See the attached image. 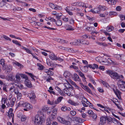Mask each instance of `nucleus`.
I'll return each mask as SVG.
<instances>
[{"label":"nucleus","instance_id":"1","mask_svg":"<svg viewBox=\"0 0 125 125\" xmlns=\"http://www.w3.org/2000/svg\"><path fill=\"white\" fill-rule=\"evenodd\" d=\"M34 125H43L45 121L44 119L42 117L38 115H36L32 119Z\"/></svg>","mask_w":125,"mask_h":125},{"label":"nucleus","instance_id":"2","mask_svg":"<svg viewBox=\"0 0 125 125\" xmlns=\"http://www.w3.org/2000/svg\"><path fill=\"white\" fill-rule=\"evenodd\" d=\"M106 73L109 75L112 78L114 79H118L120 77L117 73L110 70L107 71Z\"/></svg>","mask_w":125,"mask_h":125},{"label":"nucleus","instance_id":"3","mask_svg":"<svg viewBox=\"0 0 125 125\" xmlns=\"http://www.w3.org/2000/svg\"><path fill=\"white\" fill-rule=\"evenodd\" d=\"M5 99L6 104L7 107L9 106L10 105H11V106H13L15 99V98H12L11 99H7V98H5Z\"/></svg>","mask_w":125,"mask_h":125},{"label":"nucleus","instance_id":"4","mask_svg":"<svg viewBox=\"0 0 125 125\" xmlns=\"http://www.w3.org/2000/svg\"><path fill=\"white\" fill-rule=\"evenodd\" d=\"M28 96L30 98L31 102L34 104H35L36 102L35 98L36 96L34 93H30L28 94Z\"/></svg>","mask_w":125,"mask_h":125},{"label":"nucleus","instance_id":"5","mask_svg":"<svg viewBox=\"0 0 125 125\" xmlns=\"http://www.w3.org/2000/svg\"><path fill=\"white\" fill-rule=\"evenodd\" d=\"M113 90L118 98L120 100L121 99V93L115 87L113 88Z\"/></svg>","mask_w":125,"mask_h":125},{"label":"nucleus","instance_id":"6","mask_svg":"<svg viewBox=\"0 0 125 125\" xmlns=\"http://www.w3.org/2000/svg\"><path fill=\"white\" fill-rule=\"evenodd\" d=\"M58 119L59 121L62 123L66 125H71V124L69 121L65 120V119L61 117H59Z\"/></svg>","mask_w":125,"mask_h":125},{"label":"nucleus","instance_id":"7","mask_svg":"<svg viewBox=\"0 0 125 125\" xmlns=\"http://www.w3.org/2000/svg\"><path fill=\"white\" fill-rule=\"evenodd\" d=\"M14 93L17 95V98L18 100L21 98L22 96L21 94L19 92V90L18 89H15L14 91Z\"/></svg>","mask_w":125,"mask_h":125},{"label":"nucleus","instance_id":"8","mask_svg":"<svg viewBox=\"0 0 125 125\" xmlns=\"http://www.w3.org/2000/svg\"><path fill=\"white\" fill-rule=\"evenodd\" d=\"M49 6L52 9H54L55 10H61L62 8L61 7L58 6L56 5H55L54 4L52 3H49Z\"/></svg>","mask_w":125,"mask_h":125},{"label":"nucleus","instance_id":"9","mask_svg":"<svg viewBox=\"0 0 125 125\" xmlns=\"http://www.w3.org/2000/svg\"><path fill=\"white\" fill-rule=\"evenodd\" d=\"M107 117L102 116L100 118V122L99 123V125H102L105 124L106 122Z\"/></svg>","mask_w":125,"mask_h":125},{"label":"nucleus","instance_id":"10","mask_svg":"<svg viewBox=\"0 0 125 125\" xmlns=\"http://www.w3.org/2000/svg\"><path fill=\"white\" fill-rule=\"evenodd\" d=\"M77 41L78 43H81L84 45H88L89 44V42L88 41L81 39H78Z\"/></svg>","mask_w":125,"mask_h":125},{"label":"nucleus","instance_id":"11","mask_svg":"<svg viewBox=\"0 0 125 125\" xmlns=\"http://www.w3.org/2000/svg\"><path fill=\"white\" fill-rule=\"evenodd\" d=\"M23 107L28 109L31 110L32 108V106L31 104L29 103H25L23 104Z\"/></svg>","mask_w":125,"mask_h":125},{"label":"nucleus","instance_id":"12","mask_svg":"<svg viewBox=\"0 0 125 125\" xmlns=\"http://www.w3.org/2000/svg\"><path fill=\"white\" fill-rule=\"evenodd\" d=\"M0 64L2 66V69L3 70H5L6 68V66L5 65V61L4 59H0Z\"/></svg>","mask_w":125,"mask_h":125},{"label":"nucleus","instance_id":"13","mask_svg":"<svg viewBox=\"0 0 125 125\" xmlns=\"http://www.w3.org/2000/svg\"><path fill=\"white\" fill-rule=\"evenodd\" d=\"M12 69V66L9 65L6 66V68L5 71V73L6 74H8L11 71Z\"/></svg>","mask_w":125,"mask_h":125},{"label":"nucleus","instance_id":"14","mask_svg":"<svg viewBox=\"0 0 125 125\" xmlns=\"http://www.w3.org/2000/svg\"><path fill=\"white\" fill-rule=\"evenodd\" d=\"M100 11V7L98 6L97 8H95L93 9H91L90 11L94 13H99Z\"/></svg>","mask_w":125,"mask_h":125},{"label":"nucleus","instance_id":"15","mask_svg":"<svg viewBox=\"0 0 125 125\" xmlns=\"http://www.w3.org/2000/svg\"><path fill=\"white\" fill-rule=\"evenodd\" d=\"M25 83L26 86L29 88H31L32 87L31 81L28 79L25 80Z\"/></svg>","mask_w":125,"mask_h":125},{"label":"nucleus","instance_id":"16","mask_svg":"<svg viewBox=\"0 0 125 125\" xmlns=\"http://www.w3.org/2000/svg\"><path fill=\"white\" fill-rule=\"evenodd\" d=\"M80 84L83 85L84 88V89L85 91L88 92L90 94H93L91 91L88 86L84 85H83V84L82 83H80Z\"/></svg>","mask_w":125,"mask_h":125},{"label":"nucleus","instance_id":"17","mask_svg":"<svg viewBox=\"0 0 125 125\" xmlns=\"http://www.w3.org/2000/svg\"><path fill=\"white\" fill-rule=\"evenodd\" d=\"M73 78L74 80L75 81L80 82L81 81L78 75L75 73L73 74Z\"/></svg>","mask_w":125,"mask_h":125},{"label":"nucleus","instance_id":"18","mask_svg":"<svg viewBox=\"0 0 125 125\" xmlns=\"http://www.w3.org/2000/svg\"><path fill=\"white\" fill-rule=\"evenodd\" d=\"M14 84L20 90L24 88V86L23 85L19 83L15 82Z\"/></svg>","mask_w":125,"mask_h":125},{"label":"nucleus","instance_id":"19","mask_svg":"<svg viewBox=\"0 0 125 125\" xmlns=\"http://www.w3.org/2000/svg\"><path fill=\"white\" fill-rule=\"evenodd\" d=\"M88 67L90 68H92L93 70L94 69V67H93V64H89L87 65H86L84 66V68L86 69V70L84 71L85 72H86L88 71Z\"/></svg>","mask_w":125,"mask_h":125},{"label":"nucleus","instance_id":"20","mask_svg":"<svg viewBox=\"0 0 125 125\" xmlns=\"http://www.w3.org/2000/svg\"><path fill=\"white\" fill-rule=\"evenodd\" d=\"M117 83L118 87L121 85H125V81L122 80H119L117 82Z\"/></svg>","mask_w":125,"mask_h":125},{"label":"nucleus","instance_id":"21","mask_svg":"<svg viewBox=\"0 0 125 125\" xmlns=\"http://www.w3.org/2000/svg\"><path fill=\"white\" fill-rule=\"evenodd\" d=\"M73 120L80 123H83L84 120L78 117H75L73 118Z\"/></svg>","mask_w":125,"mask_h":125},{"label":"nucleus","instance_id":"22","mask_svg":"<svg viewBox=\"0 0 125 125\" xmlns=\"http://www.w3.org/2000/svg\"><path fill=\"white\" fill-rule=\"evenodd\" d=\"M49 57L52 60H58V58L53 53H52L49 55Z\"/></svg>","mask_w":125,"mask_h":125},{"label":"nucleus","instance_id":"23","mask_svg":"<svg viewBox=\"0 0 125 125\" xmlns=\"http://www.w3.org/2000/svg\"><path fill=\"white\" fill-rule=\"evenodd\" d=\"M66 83H65L64 84V85L66 88H72L73 86L71 85L68 82V81L66 80Z\"/></svg>","mask_w":125,"mask_h":125},{"label":"nucleus","instance_id":"24","mask_svg":"<svg viewBox=\"0 0 125 125\" xmlns=\"http://www.w3.org/2000/svg\"><path fill=\"white\" fill-rule=\"evenodd\" d=\"M68 102L71 105L74 106L78 105L79 104L78 103L75 102L71 100H69L68 101Z\"/></svg>","mask_w":125,"mask_h":125},{"label":"nucleus","instance_id":"25","mask_svg":"<svg viewBox=\"0 0 125 125\" xmlns=\"http://www.w3.org/2000/svg\"><path fill=\"white\" fill-rule=\"evenodd\" d=\"M61 109L62 111H69L71 110V108L69 107H67L66 106H63L61 108Z\"/></svg>","mask_w":125,"mask_h":125},{"label":"nucleus","instance_id":"26","mask_svg":"<svg viewBox=\"0 0 125 125\" xmlns=\"http://www.w3.org/2000/svg\"><path fill=\"white\" fill-rule=\"evenodd\" d=\"M23 10V8H21V7H14L13 9V11H21Z\"/></svg>","mask_w":125,"mask_h":125},{"label":"nucleus","instance_id":"27","mask_svg":"<svg viewBox=\"0 0 125 125\" xmlns=\"http://www.w3.org/2000/svg\"><path fill=\"white\" fill-rule=\"evenodd\" d=\"M114 29V27L113 26H107L106 28V31L108 32H110L113 31Z\"/></svg>","mask_w":125,"mask_h":125},{"label":"nucleus","instance_id":"28","mask_svg":"<svg viewBox=\"0 0 125 125\" xmlns=\"http://www.w3.org/2000/svg\"><path fill=\"white\" fill-rule=\"evenodd\" d=\"M71 75V73L67 71H64L63 75L65 78H67L68 77H69Z\"/></svg>","mask_w":125,"mask_h":125},{"label":"nucleus","instance_id":"29","mask_svg":"<svg viewBox=\"0 0 125 125\" xmlns=\"http://www.w3.org/2000/svg\"><path fill=\"white\" fill-rule=\"evenodd\" d=\"M95 28L93 27H88L86 29L88 31L92 32L94 31Z\"/></svg>","mask_w":125,"mask_h":125},{"label":"nucleus","instance_id":"30","mask_svg":"<svg viewBox=\"0 0 125 125\" xmlns=\"http://www.w3.org/2000/svg\"><path fill=\"white\" fill-rule=\"evenodd\" d=\"M79 73V75L81 77L83 78V81H85L86 80L85 79H86V78L85 77V76L84 74L82 73L81 71L80 70V71H79L78 72Z\"/></svg>","mask_w":125,"mask_h":125},{"label":"nucleus","instance_id":"31","mask_svg":"<svg viewBox=\"0 0 125 125\" xmlns=\"http://www.w3.org/2000/svg\"><path fill=\"white\" fill-rule=\"evenodd\" d=\"M5 98H2L1 102L2 104V107L3 109H4L5 107L6 106L5 104H6V103L5 102Z\"/></svg>","mask_w":125,"mask_h":125},{"label":"nucleus","instance_id":"32","mask_svg":"<svg viewBox=\"0 0 125 125\" xmlns=\"http://www.w3.org/2000/svg\"><path fill=\"white\" fill-rule=\"evenodd\" d=\"M55 89L58 92V93L62 95H63L64 94L63 93L62 91L57 86H56L55 87Z\"/></svg>","mask_w":125,"mask_h":125},{"label":"nucleus","instance_id":"33","mask_svg":"<svg viewBox=\"0 0 125 125\" xmlns=\"http://www.w3.org/2000/svg\"><path fill=\"white\" fill-rule=\"evenodd\" d=\"M63 97H59L57 99V100L55 101V103L57 104H59L61 102L62 100L63 99Z\"/></svg>","mask_w":125,"mask_h":125},{"label":"nucleus","instance_id":"34","mask_svg":"<svg viewBox=\"0 0 125 125\" xmlns=\"http://www.w3.org/2000/svg\"><path fill=\"white\" fill-rule=\"evenodd\" d=\"M25 73H26L30 76L33 80L34 81L35 80L34 78L36 77L32 73H29L27 72H26Z\"/></svg>","mask_w":125,"mask_h":125},{"label":"nucleus","instance_id":"35","mask_svg":"<svg viewBox=\"0 0 125 125\" xmlns=\"http://www.w3.org/2000/svg\"><path fill=\"white\" fill-rule=\"evenodd\" d=\"M20 76L23 79H25V80H27L28 79V78L27 76L24 74H23L21 73L20 74Z\"/></svg>","mask_w":125,"mask_h":125},{"label":"nucleus","instance_id":"36","mask_svg":"<svg viewBox=\"0 0 125 125\" xmlns=\"http://www.w3.org/2000/svg\"><path fill=\"white\" fill-rule=\"evenodd\" d=\"M112 119L111 118L109 117H107V119H106V122L109 124H111L112 123Z\"/></svg>","mask_w":125,"mask_h":125},{"label":"nucleus","instance_id":"37","mask_svg":"<svg viewBox=\"0 0 125 125\" xmlns=\"http://www.w3.org/2000/svg\"><path fill=\"white\" fill-rule=\"evenodd\" d=\"M99 6L100 7V10L104 11L107 9V7L104 6L99 5Z\"/></svg>","mask_w":125,"mask_h":125},{"label":"nucleus","instance_id":"38","mask_svg":"<svg viewBox=\"0 0 125 125\" xmlns=\"http://www.w3.org/2000/svg\"><path fill=\"white\" fill-rule=\"evenodd\" d=\"M55 103V101H51L49 100H48L47 101V104H50V105H53L57 104H56V103Z\"/></svg>","mask_w":125,"mask_h":125},{"label":"nucleus","instance_id":"39","mask_svg":"<svg viewBox=\"0 0 125 125\" xmlns=\"http://www.w3.org/2000/svg\"><path fill=\"white\" fill-rule=\"evenodd\" d=\"M122 55L120 54H115L114 55L115 57L116 58V59L118 60H121V58L122 56Z\"/></svg>","mask_w":125,"mask_h":125},{"label":"nucleus","instance_id":"40","mask_svg":"<svg viewBox=\"0 0 125 125\" xmlns=\"http://www.w3.org/2000/svg\"><path fill=\"white\" fill-rule=\"evenodd\" d=\"M37 65L39 67V69L40 70H42L44 69V66L39 63H37Z\"/></svg>","mask_w":125,"mask_h":125},{"label":"nucleus","instance_id":"41","mask_svg":"<svg viewBox=\"0 0 125 125\" xmlns=\"http://www.w3.org/2000/svg\"><path fill=\"white\" fill-rule=\"evenodd\" d=\"M102 58L100 57H97L95 58V59L96 60L99 62H100V63L101 62H104V61H102L101 60L102 59Z\"/></svg>","mask_w":125,"mask_h":125},{"label":"nucleus","instance_id":"42","mask_svg":"<svg viewBox=\"0 0 125 125\" xmlns=\"http://www.w3.org/2000/svg\"><path fill=\"white\" fill-rule=\"evenodd\" d=\"M20 76V74H16V80L17 81L19 82L21 80Z\"/></svg>","mask_w":125,"mask_h":125},{"label":"nucleus","instance_id":"43","mask_svg":"<svg viewBox=\"0 0 125 125\" xmlns=\"http://www.w3.org/2000/svg\"><path fill=\"white\" fill-rule=\"evenodd\" d=\"M53 80V78L49 76L47 77L46 78V81L47 82H50L51 80Z\"/></svg>","mask_w":125,"mask_h":125},{"label":"nucleus","instance_id":"44","mask_svg":"<svg viewBox=\"0 0 125 125\" xmlns=\"http://www.w3.org/2000/svg\"><path fill=\"white\" fill-rule=\"evenodd\" d=\"M67 28H66V30L68 31H72L74 30V29L72 27L68 25H67Z\"/></svg>","mask_w":125,"mask_h":125},{"label":"nucleus","instance_id":"45","mask_svg":"<svg viewBox=\"0 0 125 125\" xmlns=\"http://www.w3.org/2000/svg\"><path fill=\"white\" fill-rule=\"evenodd\" d=\"M88 76L90 78V81L92 82L93 83L94 85H96V83L95 82L94 80L93 79V78L91 77V76L90 75H88Z\"/></svg>","mask_w":125,"mask_h":125},{"label":"nucleus","instance_id":"46","mask_svg":"<svg viewBox=\"0 0 125 125\" xmlns=\"http://www.w3.org/2000/svg\"><path fill=\"white\" fill-rule=\"evenodd\" d=\"M101 82L102 84L105 87H108L109 86L108 85V84L106 82H105L103 81H102Z\"/></svg>","mask_w":125,"mask_h":125},{"label":"nucleus","instance_id":"47","mask_svg":"<svg viewBox=\"0 0 125 125\" xmlns=\"http://www.w3.org/2000/svg\"><path fill=\"white\" fill-rule=\"evenodd\" d=\"M119 88L121 91H125V85L120 86Z\"/></svg>","mask_w":125,"mask_h":125},{"label":"nucleus","instance_id":"48","mask_svg":"<svg viewBox=\"0 0 125 125\" xmlns=\"http://www.w3.org/2000/svg\"><path fill=\"white\" fill-rule=\"evenodd\" d=\"M56 24L57 25L60 26L62 24V21L60 20H58L56 22Z\"/></svg>","mask_w":125,"mask_h":125},{"label":"nucleus","instance_id":"49","mask_svg":"<svg viewBox=\"0 0 125 125\" xmlns=\"http://www.w3.org/2000/svg\"><path fill=\"white\" fill-rule=\"evenodd\" d=\"M49 108H50L49 107L47 106H45L43 107L42 108V110L45 111H47L48 110Z\"/></svg>","mask_w":125,"mask_h":125},{"label":"nucleus","instance_id":"50","mask_svg":"<svg viewBox=\"0 0 125 125\" xmlns=\"http://www.w3.org/2000/svg\"><path fill=\"white\" fill-rule=\"evenodd\" d=\"M46 123L47 125H50L51 124V121L49 118L47 119Z\"/></svg>","mask_w":125,"mask_h":125},{"label":"nucleus","instance_id":"51","mask_svg":"<svg viewBox=\"0 0 125 125\" xmlns=\"http://www.w3.org/2000/svg\"><path fill=\"white\" fill-rule=\"evenodd\" d=\"M62 16V14L61 13H60L56 15V18L57 19H61V17Z\"/></svg>","mask_w":125,"mask_h":125},{"label":"nucleus","instance_id":"52","mask_svg":"<svg viewBox=\"0 0 125 125\" xmlns=\"http://www.w3.org/2000/svg\"><path fill=\"white\" fill-rule=\"evenodd\" d=\"M98 33V32H96L95 31H94L93 32H91V35L93 37H95V34H94V33H95V34H97Z\"/></svg>","mask_w":125,"mask_h":125},{"label":"nucleus","instance_id":"53","mask_svg":"<svg viewBox=\"0 0 125 125\" xmlns=\"http://www.w3.org/2000/svg\"><path fill=\"white\" fill-rule=\"evenodd\" d=\"M65 90L66 89H63V91L64 93L68 96H71V93L69 92V91H68V92H67L66 91H65Z\"/></svg>","mask_w":125,"mask_h":125},{"label":"nucleus","instance_id":"54","mask_svg":"<svg viewBox=\"0 0 125 125\" xmlns=\"http://www.w3.org/2000/svg\"><path fill=\"white\" fill-rule=\"evenodd\" d=\"M12 42L13 43H15V44L18 45L19 46H21V44L19 43L17 41H15L14 40H13L12 41Z\"/></svg>","mask_w":125,"mask_h":125},{"label":"nucleus","instance_id":"55","mask_svg":"<svg viewBox=\"0 0 125 125\" xmlns=\"http://www.w3.org/2000/svg\"><path fill=\"white\" fill-rule=\"evenodd\" d=\"M5 3L4 2L3 0L0 2V7H2L5 4Z\"/></svg>","mask_w":125,"mask_h":125},{"label":"nucleus","instance_id":"56","mask_svg":"<svg viewBox=\"0 0 125 125\" xmlns=\"http://www.w3.org/2000/svg\"><path fill=\"white\" fill-rule=\"evenodd\" d=\"M23 114L22 113H19L17 114V117L19 118H21Z\"/></svg>","mask_w":125,"mask_h":125},{"label":"nucleus","instance_id":"57","mask_svg":"<svg viewBox=\"0 0 125 125\" xmlns=\"http://www.w3.org/2000/svg\"><path fill=\"white\" fill-rule=\"evenodd\" d=\"M3 37L6 40H7L9 41H11V39L10 38H9L6 35H3Z\"/></svg>","mask_w":125,"mask_h":125},{"label":"nucleus","instance_id":"58","mask_svg":"<svg viewBox=\"0 0 125 125\" xmlns=\"http://www.w3.org/2000/svg\"><path fill=\"white\" fill-rule=\"evenodd\" d=\"M8 115L9 117V118H11L12 117V116L13 117L14 115L12 114V113H8Z\"/></svg>","mask_w":125,"mask_h":125},{"label":"nucleus","instance_id":"59","mask_svg":"<svg viewBox=\"0 0 125 125\" xmlns=\"http://www.w3.org/2000/svg\"><path fill=\"white\" fill-rule=\"evenodd\" d=\"M57 109L56 108H55L52 111V114H56H56L57 113Z\"/></svg>","mask_w":125,"mask_h":125},{"label":"nucleus","instance_id":"60","mask_svg":"<svg viewBox=\"0 0 125 125\" xmlns=\"http://www.w3.org/2000/svg\"><path fill=\"white\" fill-rule=\"evenodd\" d=\"M73 69H74L75 71L76 72H78L79 71H80V70H79L78 68L77 67L75 66L74 67Z\"/></svg>","mask_w":125,"mask_h":125},{"label":"nucleus","instance_id":"61","mask_svg":"<svg viewBox=\"0 0 125 125\" xmlns=\"http://www.w3.org/2000/svg\"><path fill=\"white\" fill-rule=\"evenodd\" d=\"M115 104L116 105V106H117L118 108L121 110L122 109V107L120 105H119L118 104L115 103Z\"/></svg>","mask_w":125,"mask_h":125},{"label":"nucleus","instance_id":"62","mask_svg":"<svg viewBox=\"0 0 125 125\" xmlns=\"http://www.w3.org/2000/svg\"><path fill=\"white\" fill-rule=\"evenodd\" d=\"M91 116L93 118L94 120L96 119L97 117L96 115L94 113Z\"/></svg>","mask_w":125,"mask_h":125},{"label":"nucleus","instance_id":"63","mask_svg":"<svg viewBox=\"0 0 125 125\" xmlns=\"http://www.w3.org/2000/svg\"><path fill=\"white\" fill-rule=\"evenodd\" d=\"M21 118V120L22 121H25L26 119V116L25 115H22V116Z\"/></svg>","mask_w":125,"mask_h":125},{"label":"nucleus","instance_id":"64","mask_svg":"<svg viewBox=\"0 0 125 125\" xmlns=\"http://www.w3.org/2000/svg\"><path fill=\"white\" fill-rule=\"evenodd\" d=\"M88 113L90 115V116H91L94 113L92 110H89L88 111Z\"/></svg>","mask_w":125,"mask_h":125}]
</instances>
